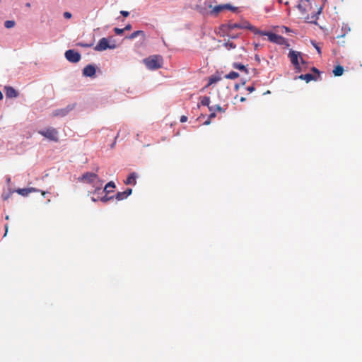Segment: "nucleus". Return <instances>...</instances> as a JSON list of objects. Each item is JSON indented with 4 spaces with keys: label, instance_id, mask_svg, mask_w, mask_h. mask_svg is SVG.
I'll return each mask as SVG.
<instances>
[{
    "label": "nucleus",
    "instance_id": "nucleus-1",
    "mask_svg": "<svg viewBox=\"0 0 362 362\" xmlns=\"http://www.w3.org/2000/svg\"><path fill=\"white\" fill-rule=\"evenodd\" d=\"M250 30L252 31L255 34L262 35V36H267L268 37V40L271 42H274L275 44L279 45H285L286 47L289 46V44L288 42V40L282 37L281 35H276L272 32L268 31H262L259 29H257L255 27H250Z\"/></svg>",
    "mask_w": 362,
    "mask_h": 362
},
{
    "label": "nucleus",
    "instance_id": "nucleus-2",
    "mask_svg": "<svg viewBox=\"0 0 362 362\" xmlns=\"http://www.w3.org/2000/svg\"><path fill=\"white\" fill-rule=\"evenodd\" d=\"M79 180L92 185L94 188V194L98 193L102 190L103 182L95 173H86L79 178Z\"/></svg>",
    "mask_w": 362,
    "mask_h": 362
},
{
    "label": "nucleus",
    "instance_id": "nucleus-3",
    "mask_svg": "<svg viewBox=\"0 0 362 362\" xmlns=\"http://www.w3.org/2000/svg\"><path fill=\"white\" fill-rule=\"evenodd\" d=\"M143 62L148 69L156 70L163 66V59L160 55L154 54L144 59Z\"/></svg>",
    "mask_w": 362,
    "mask_h": 362
},
{
    "label": "nucleus",
    "instance_id": "nucleus-4",
    "mask_svg": "<svg viewBox=\"0 0 362 362\" xmlns=\"http://www.w3.org/2000/svg\"><path fill=\"white\" fill-rule=\"evenodd\" d=\"M38 134L45 136L49 141H58V132L53 127L47 128L45 129L39 130Z\"/></svg>",
    "mask_w": 362,
    "mask_h": 362
},
{
    "label": "nucleus",
    "instance_id": "nucleus-5",
    "mask_svg": "<svg viewBox=\"0 0 362 362\" xmlns=\"http://www.w3.org/2000/svg\"><path fill=\"white\" fill-rule=\"evenodd\" d=\"M116 47L115 44L110 45L108 40L105 37L101 38L98 43L94 47L95 51L101 52L106 50L107 49H113Z\"/></svg>",
    "mask_w": 362,
    "mask_h": 362
},
{
    "label": "nucleus",
    "instance_id": "nucleus-6",
    "mask_svg": "<svg viewBox=\"0 0 362 362\" xmlns=\"http://www.w3.org/2000/svg\"><path fill=\"white\" fill-rule=\"evenodd\" d=\"M64 55L66 59L71 63H77L81 58L80 53L74 49L66 50Z\"/></svg>",
    "mask_w": 362,
    "mask_h": 362
},
{
    "label": "nucleus",
    "instance_id": "nucleus-7",
    "mask_svg": "<svg viewBox=\"0 0 362 362\" xmlns=\"http://www.w3.org/2000/svg\"><path fill=\"white\" fill-rule=\"evenodd\" d=\"M225 9H228V10H230V11L235 12L238 8L232 6L230 4H221V5L215 6L212 8L211 12L213 13L218 14Z\"/></svg>",
    "mask_w": 362,
    "mask_h": 362
},
{
    "label": "nucleus",
    "instance_id": "nucleus-8",
    "mask_svg": "<svg viewBox=\"0 0 362 362\" xmlns=\"http://www.w3.org/2000/svg\"><path fill=\"white\" fill-rule=\"evenodd\" d=\"M310 6L309 0H300L297 7L303 15L308 13V8Z\"/></svg>",
    "mask_w": 362,
    "mask_h": 362
},
{
    "label": "nucleus",
    "instance_id": "nucleus-9",
    "mask_svg": "<svg viewBox=\"0 0 362 362\" xmlns=\"http://www.w3.org/2000/svg\"><path fill=\"white\" fill-rule=\"evenodd\" d=\"M300 53L293 50H291L288 53V57L291 63L295 66V69L299 68L298 57Z\"/></svg>",
    "mask_w": 362,
    "mask_h": 362
},
{
    "label": "nucleus",
    "instance_id": "nucleus-10",
    "mask_svg": "<svg viewBox=\"0 0 362 362\" xmlns=\"http://www.w3.org/2000/svg\"><path fill=\"white\" fill-rule=\"evenodd\" d=\"M95 67L92 64H88L83 69V75L86 77H93L95 75Z\"/></svg>",
    "mask_w": 362,
    "mask_h": 362
},
{
    "label": "nucleus",
    "instance_id": "nucleus-11",
    "mask_svg": "<svg viewBox=\"0 0 362 362\" xmlns=\"http://www.w3.org/2000/svg\"><path fill=\"white\" fill-rule=\"evenodd\" d=\"M132 193V189L130 188L127 189L124 192H119L115 195V199L117 201H122L127 198Z\"/></svg>",
    "mask_w": 362,
    "mask_h": 362
},
{
    "label": "nucleus",
    "instance_id": "nucleus-12",
    "mask_svg": "<svg viewBox=\"0 0 362 362\" xmlns=\"http://www.w3.org/2000/svg\"><path fill=\"white\" fill-rule=\"evenodd\" d=\"M39 190L34 187H29V188H22V189H18L16 190V192L23 197L28 196L31 192H38Z\"/></svg>",
    "mask_w": 362,
    "mask_h": 362
},
{
    "label": "nucleus",
    "instance_id": "nucleus-13",
    "mask_svg": "<svg viewBox=\"0 0 362 362\" xmlns=\"http://www.w3.org/2000/svg\"><path fill=\"white\" fill-rule=\"evenodd\" d=\"M250 27H253V26L247 23L245 24L234 23H230L228 25L229 30H233V29H236V28H240V29L247 28V29L250 30Z\"/></svg>",
    "mask_w": 362,
    "mask_h": 362
},
{
    "label": "nucleus",
    "instance_id": "nucleus-14",
    "mask_svg": "<svg viewBox=\"0 0 362 362\" xmlns=\"http://www.w3.org/2000/svg\"><path fill=\"white\" fill-rule=\"evenodd\" d=\"M138 175L136 173H132L124 181L125 185H136Z\"/></svg>",
    "mask_w": 362,
    "mask_h": 362
},
{
    "label": "nucleus",
    "instance_id": "nucleus-15",
    "mask_svg": "<svg viewBox=\"0 0 362 362\" xmlns=\"http://www.w3.org/2000/svg\"><path fill=\"white\" fill-rule=\"evenodd\" d=\"M5 90H6V95L7 98H16L18 96V93L12 87L6 86V87H5Z\"/></svg>",
    "mask_w": 362,
    "mask_h": 362
},
{
    "label": "nucleus",
    "instance_id": "nucleus-16",
    "mask_svg": "<svg viewBox=\"0 0 362 362\" xmlns=\"http://www.w3.org/2000/svg\"><path fill=\"white\" fill-rule=\"evenodd\" d=\"M233 67L234 69L240 70L242 72H244L246 74H248V69H247V67L245 65H243L242 64L236 63V62L233 63Z\"/></svg>",
    "mask_w": 362,
    "mask_h": 362
},
{
    "label": "nucleus",
    "instance_id": "nucleus-17",
    "mask_svg": "<svg viewBox=\"0 0 362 362\" xmlns=\"http://www.w3.org/2000/svg\"><path fill=\"white\" fill-rule=\"evenodd\" d=\"M139 35H141L144 39L145 38V33H144V32L143 30H136V31L132 33L129 36H127L126 38L127 39H129V40H132V39H134V38H135V37H136L137 36H139Z\"/></svg>",
    "mask_w": 362,
    "mask_h": 362
},
{
    "label": "nucleus",
    "instance_id": "nucleus-18",
    "mask_svg": "<svg viewBox=\"0 0 362 362\" xmlns=\"http://www.w3.org/2000/svg\"><path fill=\"white\" fill-rule=\"evenodd\" d=\"M344 73V68L341 65H337L333 70V74L335 76H340Z\"/></svg>",
    "mask_w": 362,
    "mask_h": 362
},
{
    "label": "nucleus",
    "instance_id": "nucleus-19",
    "mask_svg": "<svg viewBox=\"0 0 362 362\" xmlns=\"http://www.w3.org/2000/svg\"><path fill=\"white\" fill-rule=\"evenodd\" d=\"M221 79V78L218 76H211L209 78V82L207 85L206 86V88L209 87V86L212 85L213 83H215L218 81H219Z\"/></svg>",
    "mask_w": 362,
    "mask_h": 362
},
{
    "label": "nucleus",
    "instance_id": "nucleus-20",
    "mask_svg": "<svg viewBox=\"0 0 362 362\" xmlns=\"http://www.w3.org/2000/svg\"><path fill=\"white\" fill-rule=\"evenodd\" d=\"M115 187V184L114 182H109L104 187V189L103 192H105L106 194L110 193L111 191L110 190V188L113 189Z\"/></svg>",
    "mask_w": 362,
    "mask_h": 362
},
{
    "label": "nucleus",
    "instance_id": "nucleus-21",
    "mask_svg": "<svg viewBox=\"0 0 362 362\" xmlns=\"http://www.w3.org/2000/svg\"><path fill=\"white\" fill-rule=\"evenodd\" d=\"M304 78H305V81L308 83L310 82V81H317V76H315V75H313L312 74H304Z\"/></svg>",
    "mask_w": 362,
    "mask_h": 362
},
{
    "label": "nucleus",
    "instance_id": "nucleus-22",
    "mask_svg": "<svg viewBox=\"0 0 362 362\" xmlns=\"http://www.w3.org/2000/svg\"><path fill=\"white\" fill-rule=\"evenodd\" d=\"M200 103L202 105L207 106L210 105V98L208 96H203L200 98Z\"/></svg>",
    "mask_w": 362,
    "mask_h": 362
},
{
    "label": "nucleus",
    "instance_id": "nucleus-23",
    "mask_svg": "<svg viewBox=\"0 0 362 362\" xmlns=\"http://www.w3.org/2000/svg\"><path fill=\"white\" fill-rule=\"evenodd\" d=\"M69 110L67 109H59L57 110L54 112V116H65L68 113Z\"/></svg>",
    "mask_w": 362,
    "mask_h": 362
},
{
    "label": "nucleus",
    "instance_id": "nucleus-24",
    "mask_svg": "<svg viewBox=\"0 0 362 362\" xmlns=\"http://www.w3.org/2000/svg\"><path fill=\"white\" fill-rule=\"evenodd\" d=\"M239 77V74L235 71H230L225 76L227 79H235Z\"/></svg>",
    "mask_w": 362,
    "mask_h": 362
},
{
    "label": "nucleus",
    "instance_id": "nucleus-25",
    "mask_svg": "<svg viewBox=\"0 0 362 362\" xmlns=\"http://www.w3.org/2000/svg\"><path fill=\"white\" fill-rule=\"evenodd\" d=\"M224 47L227 49H234L236 47V45L233 43V42H230L229 40L226 42L224 43Z\"/></svg>",
    "mask_w": 362,
    "mask_h": 362
},
{
    "label": "nucleus",
    "instance_id": "nucleus-26",
    "mask_svg": "<svg viewBox=\"0 0 362 362\" xmlns=\"http://www.w3.org/2000/svg\"><path fill=\"white\" fill-rule=\"evenodd\" d=\"M16 25V23L14 21H5L4 23V26L6 28H13Z\"/></svg>",
    "mask_w": 362,
    "mask_h": 362
},
{
    "label": "nucleus",
    "instance_id": "nucleus-27",
    "mask_svg": "<svg viewBox=\"0 0 362 362\" xmlns=\"http://www.w3.org/2000/svg\"><path fill=\"white\" fill-rule=\"evenodd\" d=\"M113 199V197H107V194L100 198L101 202L106 203L110 199Z\"/></svg>",
    "mask_w": 362,
    "mask_h": 362
},
{
    "label": "nucleus",
    "instance_id": "nucleus-28",
    "mask_svg": "<svg viewBox=\"0 0 362 362\" xmlns=\"http://www.w3.org/2000/svg\"><path fill=\"white\" fill-rule=\"evenodd\" d=\"M114 31H115V34L121 35L122 34H123L124 29L115 28Z\"/></svg>",
    "mask_w": 362,
    "mask_h": 362
},
{
    "label": "nucleus",
    "instance_id": "nucleus-29",
    "mask_svg": "<svg viewBox=\"0 0 362 362\" xmlns=\"http://www.w3.org/2000/svg\"><path fill=\"white\" fill-rule=\"evenodd\" d=\"M215 110H217V111L221 112H225V109H223L219 105H215Z\"/></svg>",
    "mask_w": 362,
    "mask_h": 362
},
{
    "label": "nucleus",
    "instance_id": "nucleus-30",
    "mask_svg": "<svg viewBox=\"0 0 362 362\" xmlns=\"http://www.w3.org/2000/svg\"><path fill=\"white\" fill-rule=\"evenodd\" d=\"M64 16L65 18L69 19L71 18L72 15L70 12L66 11L64 13Z\"/></svg>",
    "mask_w": 362,
    "mask_h": 362
},
{
    "label": "nucleus",
    "instance_id": "nucleus-31",
    "mask_svg": "<svg viewBox=\"0 0 362 362\" xmlns=\"http://www.w3.org/2000/svg\"><path fill=\"white\" fill-rule=\"evenodd\" d=\"M120 13H121L124 17H127V16H129V11H120Z\"/></svg>",
    "mask_w": 362,
    "mask_h": 362
},
{
    "label": "nucleus",
    "instance_id": "nucleus-32",
    "mask_svg": "<svg viewBox=\"0 0 362 362\" xmlns=\"http://www.w3.org/2000/svg\"><path fill=\"white\" fill-rule=\"evenodd\" d=\"M187 121V117L185 116V115H182L181 117H180V122L183 123V122H185Z\"/></svg>",
    "mask_w": 362,
    "mask_h": 362
},
{
    "label": "nucleus",
    "instance_id": "nucleus-33",
    "mask_svg": "<svg viewBox=\"0 0 362 362\" xmlns=\"http://www.w3.org/2000/svg\"><path fill=\"white\" fill-rule=\"evenodd\" d=\"M312 71L317 74L315 76H317V78L320 76V72L317 69H316L315 67H313Z\"/></svg>",
    "mask_w": 362,
    "mask_h": 362
},
{
    "label": "nucleus",
    "instance_id": "nucleus-34",
    "mask_svg": "<svg viewBox=\"0 0 362 362\" xmlns=\"http://www.w3.org/2000/svg\"><path fill=\"white\" fill-rule=\"evenodd\" d=\"M247 90L250 93H252V92H253V91L255 90V87H254L253 86H249V87H247Z\"/></svg>",
    "mask_w": 362,
    "mask_h": 362
},
{
    "label": "nucleus",
    "instance_id": "nucleus-35",
    "mask_svg": "<svg viewBox=\"0 0 362 362\" xmlns=\"http://www.w3.org/2000/svg\"><path fill=\"white\" fill-rule=\"evenodd\" d=\"M124 30H130L132 29V25L131 24H127L124 28Z\"/></svg>",
    "mask_w": 362,
    "mask_h": 362
},
{
    "label": "nucleus",
    "instance_id": "nucleus-36",
    "mask_svg": "<svg viewBox=\"0 0 362 362\" xmlns=\"http://www.w3.org/2000/svg\"><path fill=\"white\" fill-rule=\"evenodd\" d=\"M216 117V113L214 112H211L209 115V119L214 118Z\"/></svg>",
    "mask_w": 362,
    "mask_h": 362
},
{
    "label": "nucleus",
    "instance_id": "nucleus-37",
    "mask_svg": "<svg viewBox=\"0 0 362 362\" xmlns=\"http://www.w3.org/2000/svg\"><path fill=\"white\" fill-rule=\"evenodd\" d=\"M209 108V110L211 112H214L215 111V106H210V105H209L208 107Z\"/></svg>",
    "mask_w": 362,
    "mask_h": 362
},
{
    "label": "nucleus",
    "instance_id": "nucleus-38",
    "mask_svg": "<svg viewBox=\"0 0 362 362\" xmlns=\"http://www.w3.org/2000/svg\"><path fill=\"white\" fill-rule=\"evenodd\" d=\"M8 225H7V224H6V225H5V230H6V232H5L4 236H6V233H7V232H8Z\"/></svg>",
    "mask_w": 362,
    "mask_h": 362
},
{
    "label": "nucleus",
    "instance_id": "nucleus-39",
    "mask_svg": "<svg viewBox=\"0 0 362 362\" xmlns=\"http://www.w3.org/2000/svg\"><path fill=\"white\" fill-rule=\"evenodd\" d=\"M304 77H305V76H304V74H301V75H300L298 78L299 79H301V80H305Z\"/></svg>",
    "mask_w": 362,
    "mask_h": 362
},
{
    "label": "nucleus",
    "instance_id": "nucleus-40",
    "mask_svg": "<svg viewBox=\"0 0 362 362\" xmlns=\"http://www.w3.org/2000/svg\"><path fill=\"white\" fill-rule=\"evenodd\" d=\"M210 123H211V121H210V119H208L206 122H204V124H206V125H208V124H209Z\"/></svg>",
    "mask_w": 362,
    "mask_h": 362
},
{
    "label": "nucleus",
    "instance_id": "nucleus-41",
    "mask_svg": "<svg viewBox=\"0 0 362 362\" xmlns=\"http://www.w3.org/2000/svg\"><path fill=\"white\" fill-rule=\"evenodd\" d=\"M81 45L83 46V47H90L92 45L81 44Z\"/></svg>",
    "mask_w": 362,
    "mask_h": 362
},
{
    "label": "nucleus",
    "instance_id": "nucleus-42",
    "mask_svg": "<svg viewBox=\"0 0 362 362\" xmlns=\"http://www.w3.org/2000/svg\"><path fill=\"white\" fill-rule=\"evenodd\" d=\"M315 48H316V49L317 50V52H318L319 54H320V53H321L320 48L318 46H315Z\"/></svg>",
    "mask_w": 362,
    "mask_h": 362
},
{
    "label": "nucleus",
    "instance_id": "nucleus-43",
    "mask_svg": "<svg viewBox=\"0 0 362 362\" xmlns=\"http://www.w3.org/2000/svg\"><path fill=\"white\" fill-rule=\"evenodd\" d=\"M245 100H246V99H245V98H244V97H241V98H240V100L241 102H244V101H245Z\"/></svg>",
    "mask_w": 362,
    "mask_h": 362
},
{
    "label": "nucleus",
    "instance_id": "nucleus-44",
    "mask_svg": "<svg viewBox=\"0 0 362 362\" xmlns=\"http://www.w3.org/2000/svg\"><path fill=\"white\" fill-rule=\"evenodd\" d=\"M284 29H285L286 33L290 32V29L288 28L284 27Z\"/></svg>",
    "mask_w": 362,
    "mask_h": 362
},
{
    "label": "nucleus",
    "instance_id": "nucleus-45",
    "mask_svg": "<svg viewBox=\"0 0 362 362\" xmlns=\"http://www.w3.org/2000/svg\"><path fill=\"white\" fill-rule=\"evenodd\" d=\"M238 88H239V85H238V84H236V85L235 86V89L236 90H238Z\"/></svg>",
    "mask_w": 362,
    "mask_h": 362
},
{
    "label": "nucleus",
    "instance_id": "nucleus-46",
    "mask_svg": "<svg viewBox=\"0 0 362 362\" xmlns=\"http://www.w3.org/2000/svg\"><path fill=\"white\" fill-rule=\"evenodd\" d=\"M3 94L1 93V91L0 90V100H2L3 99Z\"/></svg>",
    "mask_w": 362,
    "mask_h": 362
},
{
    "label": "nucleus",
    "instance_id": "nucleus-47",
    "mask_svg": "<svg viewBox=\"0 0 362 362\" xmlns=\"http://www.w3.org/2000/svg\"><path fill=\"white\" fill-rule=\"evenodd\" d=\"M91 199H92L93 202H97L98 199H96L95 197H92Z\"/></svg>",
    "mask_w": 362,
    "mask_h": 362
},
{
    "label": "nucleus",
    "instance_id": "nucleus-48",
    "mask_svg": "<svg viewBox=\"0 0 362 362\" xmlns=\"http://www.w3.org/2000/svg\"><path fill=\"white\" fill-rule=\"evenodd\" d=\"M229 36H230L231 38H236V37H238V35H230Z\"/></svg>",
    "mask_w": 362,
    "mask_h": 362
},
{
    "label": "nucleus",
    "instance_id": "nucleus-49",
    "mask_svg": "<svg viewBox=\"0 0 362 362\" xmlns=\"http://www.w3.org/2000/svg\"><path fill=\"white\" fill-rule=\"evenodd\" d=\"M296 69V71H297V72H300V71H301V70H300V66H299V68H298V69Z\"/></svg>",
    "mask_w": 362,
    "mask_h": 362
},
{
    "label": "nucleus",
    "instance_id": "nucleus-50",
    "mask_svg": "<svg viewBox=\"0 0 362 362\" xmlns=\"http://www.w3.org/2000/svg\"><path fill=\"white\" fill-rule=\"evenodd\" d=\"M26 6H28V7L30 6V3H27L26 4Z\"/></svg>",
    "mask_w": 362,
    "mask_h": 362
},
{
    "label": "nucleus",
    "instance_id": "nucleus-51",
    "mask_svg": "<svg viewBox=\"0 0 362 362\" xmlns=\"http://www.w3.org/2000/svg\"><path fill=\"white\" fill-rule=\"evenodd\" d=\"M8 198V196H5V197H4V199H7Z\"/></svg>",
    "mask_w": 362,
    "mask_h": 362
},
{
    "label": "nucleus",
    "instance_id": "nucleus-52",
    "mask_svg": "<svg viewBox=\"0 0 362 362\" xmlns=\"http://www.w3.org/2000/svg\"><path fill=\"white\" fill-rule=\"evenodd\" d=\"M284 4H285L286 5H288V1H285V2H284Z\"/></svg>",
    "mask_w": 362,
    "mask_h": 362
},
{
    "label": "nucleus",
    "instance_id": "nucleus-53",
    "mask_svg": "<svg viewBox=\"0 0 362 362\" xmlns=\"http://www.w3.org/2000/svg\"><path fill=\"white\" fill-rule=\"evenodd\" d=\"M42 194L44 196L45 194V192H42Z\"/></svg>",
    "mask_w": 362,
    "mask_h": 362
},
{
    "label": "nucleus",
    "instance_id": "nucleus-54",
    "mask_svg": "<svg viewBox=\"0 0 362 362\" xmlns=\"http://www.w3.org/2000/svg\"><path fill=\"white\" fill-rule=\"evenodd\" d=\"M279 3H283V0H279Z\"/></svg>",
    "mask_w": 362,
    "mask_h": 362
},
{
    "label": "nucleus",
    "instance_id": "nucleus-55",
    "mask_svg": "<svg viewBox=\"0 0 362 362\" xmlns=\"http://www.w3.org/2000/svg\"><path fill=\"white\" fill-rule=\"evenodd\" d=\"M6 219H7V220L8 219V216H6Z\"/></svg>",
    "mask_w": 362,
    "mask_h": 362
}]
</instances>
